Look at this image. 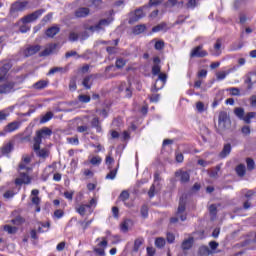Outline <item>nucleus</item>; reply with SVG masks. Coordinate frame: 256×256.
I'll use <instances>...</instances> for the list:
<instances>
[{"instance_id": "1", "label": "nucleus", "mask_w": 256, "mask_h": 256, "mask_svg": "<svg viewBox=\"0 0 256 256\" xmlns=\"http://www.w3.org/2000/svg\"><path fill=\"white\" fill-rule=\"evenodd\" d=\"M231 127V118H229V114L225 111H221L218 116V133H223V131L229 129Z\"/></svg>"}, {"instance_id": "2", "label": "nucleus", "mask_w": 256, "mask_h": 256, "mask_svg": "<svg viewBox=\"0 0 256 256\" xmlns=\"http://www.w3.org/2000/svg\"><path fill=\"white\" fill-rule=\"evenodd\" d=\"M179 219L182 221L187 220V212H185V199H183V197L180 198L179 206L176 212V217H172L170 219V223H177Z\"/></svg>"}, {"instance_id": "3", "label": "nucleus", "mask_w": 256, "mask_h": 256, "mask_svg": "<svg viewBox=\"0 0 256 256\" xmlns=\"http://www.w3.org/2000/svg\"><path fill=\"white\" fill-rule=\"evenodd\" d=\"M234 115L238 117L241 121H244V123H251L252 119H255L256 113L255 112H249L245 115V109L241 107H237L234 109Z\"/></svg>"}, {"instance_id": "4", "label": "nucleus", "mask_w": 256, "mask_h": 256, "mask_svg": "<svg viewBox=\"0 0 256 256\" xmlns=\"http://www.w3.org/2000/svg\"><path fill=\"white\" fill-rule=\"evenodd\" d=\"M51 135H53V130L48 127H43L42 129L36 131L34 143H36L37 146L41 145V143H43V139H48V137H51Z\"/></svg>"}, {"instance_id": "5", "label": "nucleus", "mask_w": 256, "mask_h": 256, "mask_svg": "<svg viewBox=\"0 0 256 256\" xmlns=\"http://www.w3.org/2000/svg\"><path fill=\"white\" fill-rule=\"evenodd\" d=\"M115 21V18L113 16H110L106 19H101L96 25L90 26L88 29L89 31H92V33H99V31H105L106 27H109L111 25V22Z\"/></svg>"}, {"instance_id": "6", "label": "nucleus", "mask_w": 256, "mask_h": 256, "mask_svg": "<svg viewBox=\"0 0 256 256\" xmlns=\"http://www.w3.org/2000/svg\"><path fill=\"white\" fill-rule=\"evenodd\" d=\"M45 13V10L39 9L35 12L28 14L20 19V23L27 25V23H33V21H37L42 15Z\"/></svg>"}, {"instance_id": "7", "label": "nucleus", "mask_w": 256, "mask_h": 256, "mask_svg": "<svg viewBox=\"0 0 256 256\" xmlns=\"http://www.w3.org/2000/svg\"><path fill=\"white\" fill-rule=\"evenodd\" d=\"M33 151L36 153L37 157H40V159H47L51 153L47 148L41 149V144L37 145V143L33 144Z\"/></svg>"}, {"instance_id": "8", "label": "nucleus", "mask_w": 256, "mask_h": 256, "mask_svg": "<svg viewBox=\"0 0 256 256\" xmlns=\"http://www.w3.org/2000/svg\"><path fill=\"white\" fill-rule=\"evenodd\" d=\"M207 55H209V53H207V50L203 49V45L196 46L190 52L191 59L195 57L203 58V57H207Z\"/></svg>"}, {"instance_id": "9", "label": "nucleus", "mask_w": 256, "mask_h": 256, "mask_svg": "<svg viewBox=\"0 0 256 256\" xmlns=\"http://www.w3.org/2000/svg\"><path fill=\"white\" fill-rule=\"evenodd\" d=\"M15 82L10 81L0 85V95H8V93H14Z\"/></svg>"}, {"instance_id": "10", "label": "nucleus", "mask_w": 256, "mask_h": 256, "mask_svg": "<svg viewBox=\"0 0 256 256\" xmlns=\"http://www.w3.org/2000/svg\"><path fill=\"white\" fill-rule=\"evenodd\" d=\"M13 67L11 62H4L3 66L0 67V83H3V81H6L7 79V73H9V70Z\"/></svg>"}, {"instance_id": "11", "label": "nucleus", "mask_w": 256, "mask_h": 256, "mask_svg": "<svg viewBox=\"0 0 256 256\" xmlns=\"http://www.w3.org/2000/svg\"><path fill=\"white\" fill-rule=\"evenodd\" d=\"M16 185H29L31 184V178L29 174L25 172L20 173V177L15 180Z\"/></svg>"}, {"instance_id": "12", "label": "nucleus", "mask_w": 256, "mask_h": 256, "mask_svg": "<svg viewBox=\"0 0 256 256\" xmlns=\"http://www.w3.org/2000/svg\"><path fill=\"white\" fill-rule=\"evenodd\" d=\"M27 5L28 3L27 2H20V1H17L15 3L12 4L11 6V12L12 13H17L19 11H25V9H27Z\"/></svg>"}, {"instance_id": "13", "label": "nucleus", "mask_w": 256, "mask_h": 256, "mask_svg": "<svg viewBox=\"0 0 256 256\" xmlns=\"http://www.w3.org/2000/svg\"><path fill=\"white\" fill-rule=\"evenodd\" d=\"M107 245V238H102V241L98 244V248H94L95 253L100 256H105V249Z\"/></svg>"}, {"instance_id": "14", "label": "nucleus", "mask_w": 256, "mask_h": 256, "mask_svg": "<svg viewBox=\"0 0 256 256\" xmlns=\"http://www.w3.org/2000/svg\"><path fill=\"white\" fill-rule=\"evenodd\" d=\"M21 127V122L13 121L5 126L4 132L5 133H13V131H17Z\"/></svg>"}, {"instance_id": "15", "label": "nucleus", "mask_w": 256, "mask_h": 256, "mask_svg": "<svg viewBox=\"0 0 256 256\" xmlns=\"http://www.w3.org/2000/svg\"><path fill=\"white\" fill-rule=\"evenodd\" d=\"M119 91H124L125 97H127L128 99H131V97H133V90L131 89V84H128L127 86V84L123 82L119 86Z\"/></svg>"}, {"instance_id": "16", "label": "nucleus", "mask_w": 256, "mask_h": 256, "mask_svg": "<svg viewBox=\"0 0 256 256\" xmlns=\"http://www.w3.org/2000/svg\"><path fill=\"white\" fill-rule=\"evenodd\" d=\"M39 51H41V46L34 45L27 47L24 51V54L26 57H31V55H35V53H39Z\"/></svg>"}, {"instance_id": "17", "label": "nucleus", "mask_w": 256, "mask_h": 256, "mask_svg": "<svg viewBox=\"0 0 256 256\" xmlns=\"http://www.w3.org/2000/svg\"><path fill=\"white\" fill-rule=\"evenodd\" d=\"M222 45H223V43H222L221 39H217L216 43L214 44V48L212 50H210L211 54L214 55V57H219V55H221Z\"/></svg>"}, {"instance_id": "18", "label": "nucleus", "mask_w": 256, "mask_h": 256, "mask_svg": "<svg viewBox=\"0 0 256 256\" xmlns=\"http://www.w3.org/2000/svg\"><path fill=\"white\" fill-rule=\"evenodd\" d=\"M233 71H237V67H233L228 69L227 71H221L216 73V79L218 81H223V79H225L227 77V75H229L230 73H233Z\"/></svg>"}, {"instance_id": "19", "label": "nucleus", "mask_w": 256, "mask_h": 256, "mask_svg": "<svg viewBox=\"0 0 256 256\" xmlns=\"http://www.w3.org/2000/svg\"><path fill=\"white\" fill-rule=\"evenodd\" d=\"M176 177H180L181 183H188L189 179H191V176L189 175V172L187 171H177L175 173Z\"/></svg>"}, {"instance_id": "20", "label": "nucleus", "mask_w": 256, "mask_h": 256, "mask_svg": "<svg viewBox=\"0 0 256 256\" xmlns=\"http://www.w3.org/2000/svg\"><path fill=\"white\" fill-rule=\"evenodd\" d=\"M57 49V44H49L41 53L40 57H47Z\"/></svg>"}, {"instance_id": "21", "label": "nucleus", "mask_w": 256, "mask_h": 256, "mask_svg": "<svg viewBox=\"0 0 256 256\" xmlns=\"http://www.w3.org/2000/svg\"><path fill=\"white\" fill-rule=\"evenodd\" d=\"M231 144L227 143L224 144L222 151L219 153L220 159H225V157H228V155H231Z\"/></svg>"}, {"instance_id": "22", "label": "nucleus", "mask_w": 256, "mask_h": 256, "mask_svg": "<svg viewBox=\"0 0 256 256\" xmlns=\"http://www.w3.org/2000/svg\"><path fill=\"white\" fill-rule=\"evenodd\" d=\"M193 237H189L188 239H185L181 244L182 251H189L193 247Z\"/></svg>"}, {"instance_id": "23", "label": "nucleus", "mask_w": 256, "mask_h": 256, "mask_svg": "<svg viewBox=\"0 0 256 256\" xmlns=\"http://www.w3.org/2000/svg\"><path fill=\"white\" fill-rule=\"evenodd\" d=\"M145 17V14L143 13V9H137L134 12V17L130 18V23H135L139 21V19H143Z\"/></svg>"}, {"instance_id": "24", "label": "nucleus", "mask_w": 256, "mask_h": 256, "mask_svg": "<svg viewBox=\"0 0 256 256\" xmlns=\"http://www.w3.org/2000/svg\"><path fill=\"white\" fill-rule=\"evenodd\" d=\"M87 209H89V206H87V204H78L75 206L76 213H79L81 217H85V213H87Z\"/></svg>"}, {"instance_id": "25", "label": "nucleus", "mask_w": 256, "mask_h": 256, "mask_svg": "<svg viewBox=\"0 0 256 256\" xmlns=\"http://www.w3.org/2000/svg\"><path fill=\"white\" fill-rule=\"evenodd\" d=\"M89 13H90L89 8L82 7V8H78L75 11V16L78 18H83V17H87V15H89Z\"/></svg>"}, {"instance_id": "26", "label": "nucleus", "mask_w": 256, "mask_h": 256, "mask_svg": "<svg viewBox=\"0 0 256 256\" xmlns=\"http://www.w3.org/2000/svg\"><path fill=\"white\" fill-rule=\"evenodd\" d=\"M11 151H13V143H11V142L4 144L0 148V153H2V155H9V153H11Z\"/></svg>"}, {"instance_id": "27", "label": "nucleus", "mask_w": 256, "mask_h": 256, "mask_svg": "<svg viewBox=\"0 0 256 256\" xmlns=\"http://www.w3.org/2000/svg\"><path fill=\"white\" fill-rule=\"evenodd\" d=\"M49 85V80H40L33 84V89H37L38 91H41V89H45Z\"/></svg>"}, {"instance_id": "28", "label": "nucleus", "mask_w": 256, "mask_h": 256, "mask_svg": "<svg viewBox=\"0 0 256 256\" xmlns=\"http://www.w3.org/2000/svg\"><path fill=\"white\" fill-rule=\"evenodd\" d=\"M219 171H221V166L217 165L215 168L208 171V175L212 179H219Z\"/></svg>"}, {"instance_id": "29", "label": "nucleus", "mask_w": 256, "mask_h": 256, "mask_svg": "<svg viewBox=\"0 0 256 256\" xmlns=\"http://www.w3.org/2000/svg\"><path fill=\"white\" fill-rule=\"evenodd\" d=\"M4 231L8 233V235H15L17 231H19V228L17 226H11L9 224L3 226Z\"/></svg>"}, {"instance_id": "30", "label": "nucleus", "mask_w": 256, "mask_h": 256, "mask_svg": "<svg viewBox=\"0 0 256 256\" xmlns=\"http://www.w3.org/2000/svg\"><path fill=\"white\" fill-rule=\"evenodd\" d=\"M60 29L57 26H52L46 30V36L53 38L57 33H59Z\"/></svg>"}, {"instance_id": "31", "label": "nucleus", "mask_w": 256, "mask_h": 256, "mask_svg": "<svg viewBox=\"0 0 256 256\" xmlns=\"http://www.w3.org/2000/svg\"><path fill=\"white\" fill-rule=\"evenodd\" d=\"M91 127H94L96 129L97 133H101V122L99 121L98 117H94L91 121Z\"/></svg>"}, {"instance_id": "32", "label": "nucleus", "mask_w": 256, "mask_h": 256, "mask_svg": "<svg viewBox=\"0 0 256 256\" xmlns=\"http://www.w3.org/2000/svg\"><path fill=\"white\" fill-rule=\"evenodd\" d=\"M92 79H93V75L86 76L83 79L82 85L83 87H85V89H91V85H93Z\"/></svg>"}, {"instance_id": "33", "label": "nucleus", "mask_w": 256, "mask_h": 256, "mask_svg": "<svg viewBox=\"0 0 256 256\" xmlns=\"http://www.w3.org/2000/svg\"><path fill=\"white\" fill-rule=\"evenodd\" d=\"M199 255H202V256L213 255V251H211V249H209V246H201L199 248Z\"/></svg>"}, {"instance_id": "34", "label": "nucleus", "mask_w": 256, "mask_h": 256, "mask_svg": "<svg viewBox=\"0 0 256 256\" xmlns=\"http://www.w3.org/2000/svg\"><path fill=\"white\" fill-rule=\"evenodd\" d=\"M145 29H147L145 24H140L133 28V33L134 35H141V33H144Z\"/></svg>"}, {"instance_id": "35", "label": "nucleus", "mask_w": 256, "mask_h": 256, "mask_svg": "<svg viewBox=\"0 0 256 256\" xmlns=\"http://www.w3.org/2000/svg\"><path fill=\"white\" fill-rule=\"evenodd\" d=\"M235 171L238 177H245V171H246L245 164L238 165Z\"/></svg>"}, {"instance_id": "36", "label": "nucleus", "mask_w": 256, "mask_h": 256, "mask_svg": "<svg viewBox=\"0 0 256 256\" xmlns=\"http://www.w3.org/2000/svg\"><path fill=\"white\" fill-rule=\"evenodd\" d=\"M10 223L15 225L16 227H19V225H23V223H25V218H23L22 216H17L16 218L12 219Z\"/></svg>"}, {"instance_id": "37", "label": "nucleus", "mask_w": 256, "mask_h": 256, "mask_svg": "<svg viewBox=\"0 0 256 256\" xmlns=\"http://www.w3.org/2000/svg\"><path fill=\"white\" fill-rule=\"evenodd\" d=\"M163 87H165V83L161 82L159 80H156V82L152 88V92L155 93L157 91H161V89H163Z\"/></svg>"}, {"instance_id": "38", "label": "nucleus", "mask_w": 256, "mask_h": 256, "mask_svg": "<svg viewBox=\"0 0 256 256\" xmlns=\"http://www.w3.org/2000/svg\"><path fill=\"white\" fill-rule=\"evenodd\" d=\"M166 29H167V24L161 23L152 28V33H159V31H165Z\"/></svg>"}, {"instance_id": "39", "label": "nucleus", "mask_w": 256, "mask_h": 256, "mask_svg": "<svg viewBox=\"0 0 256 256\" xmlns=\"http://www.w3.org/2000/svg\"><path fill=\"white\" fill-rule=\"evenodd\" d=\"M175 5H177V7H183L184 2L183 1L178 2L177 0L167 1V7H175Z\"/></svg>"}, {"instance_id": "40", "label": "nucleus", "mask_w": 256, "mask_h": 256, "mask_svg": "<svg viewBox=\"0 0 256 256\" xmlns=\"http://www.w3.org/2000/svg\"><path fill=\"white\" fill-rule=\"evenodd\" d=\"M227 91L233 96V97H239L241 95V90L239 88H228Z\"/></svg>"}, {"instance_id": "41", "label": "nucleus", "mask_w": 256, "mask_h": 256, "mask_svg": "<svg viewBox=\"0 0 256 256\" xmlns=\"http://www.w3.org/2000/svg\"><path fill=\"white\" fill-rule=\"evenodd\" d=\"M53 119V112H47L40 120V123H47Z\"/></svg>"}, {"instance_id": "42", "label": "nucleus", "mask_w": 256, "mask_h": 256, "mask_svg": "<svg viewBox=\"0 0 256 256\" xmlns=\"http://www.w3.org/2000/svg\"><path fill=\"white\" fill-rule=\"evenodd\" d=\"M78 101H80V103H89L91 101V96L80 94L78 96Z\"/></svg>"}, {"instance_id": "43", "label": "nucleus", "mask_w": 256, "mask_h": 256, "mask_svg": "<svg viewBox=\"0 0 256 256\" xmlns=\"http://www.w3.org/2000/svg\"><path fill=\"white\" fill-rule=\"evenodd\" d=\"M246 165L248 171H253V169H255V161L251 158L246 159Z\"/></svg>"}, {"instance_id": "44", "label": "nucleus", "mask_w": 256, "mask_h": 256, "mask_svg": "<svg viewBox=\"0 0 256 256\" xmlns=\"http://www.w3.org/2000/svg\"><path fill=\"white\" fill-rule=\"evenodd\" d=\"M129 223H131V220H125L120 225V229H121V231H123V233H127V231H129Z\"/></svg>"}, {"instance_id": "45", "label": "nucleus", "mask_w": 256, "mask_h": 256, "mask_svg": "<svg viewBox=\"0 0 256 256\" xmlns=\"http://www.w3.org/2000/svg\"><path fill=\"white\" fill-rule=\"evenodd\" d=\"M106 165L108 166V169H113V163H115V159H113V157H111V155L106 156V160H105Z\"/></svg>"}, {"instance_id": "46", "label": "nucleus", "mask_w": 256, "mask_h": 256, "mask_svg": "<svg viewBox=\"0 0 256 256\" xmlns=\"http://www.w3.org/2000/svg\"><path fill=\"white\" fill-rule=\"evenodd\" d=\"M103 159L100 156H94L91 158L90 163L91 165H101Z\"/></svg>"}, {"instance_id": "47", "label": "nucleus", "mask_w": 256, "mask_h": 256, "mask_svg": "<svg viewBox=\"0 0 256 256\" xmlns=\"http://www.w3.org/2000/svg\"><path fill=\"white\" fill-rule=\"evenodd\" d=\"M143 238H137L134 242V251H139V248L141 247V245H143Z\"/></svg>"}, {"instance_id": "48", "label": "nucleus", "mask_w": 256, "mask_h": 256, "mask_svg": "<svg viewBox=\"0 0 256 256\" xmlns=\"http://www.w3.org/2000/svg\"><path fill=\"white\" fill-rule=\"evenodd\" d=\"M110 172L106 175V179L113 180L117 177V168L116 169H109Z\"/></svg>"}, {"instance_id": "49", "label": "nucleus", "mask_w": 256, "mask_h": 256, "mask_svg": "<svg viewBox=\"0 0 256 256\" xmlns=\"http://www.w3.org/2000/svg\"><path fill=\"white\" fill-rule=\"evenodd\" d=\"M86 205L88 206L89 213H90V214L93 213V210H91V208L97 207V199L92 198V199L90 200L89 204H86Z\"/></svg>"}, {"instance_id": "50", "label": "nucleus", "mask_w": 256, "mask_h": 256, "mask_svg": "<svg viewBox=\"0 0 256 256\" xmlns=\"http://www.w3.org/2000/svg\"><path fill=\"white\" fill-rule=\"evenodd\" d=\"M156 194H157V189H155V184H152L148 191V197H150V199H153V197H155Z\"/></svg>"}, {"instance_id": "51", "label": "nucleus", "mask_w": 256, "mask_h": 256, "mask_svg": "<svg viewBox=\"0 0 256 256\" xmlns=\"http://www.w3.org/2000/svg\"><path fill=\"white\" fill-rule=\"evenodd\" d=\"M127 62L125 61V59H123V58H119V59H117L116 60V67H117V69H123V67H125V64H126Z\"/></svg>"}, {"instance_id": "52", "label": "nucleus", "mask_w": 256, "mask_h": 256, "mask_svg": "<svg viewBox=\"0 0 256 256\" xmlns=\"http://www.w3.org/2000/svg\"><path fill=\"white\" fill-rule=\"evenodd\" d=\"M9 117V110H1L0 111V121H5Z\"/></svg>"}, {"instance_id": "53", "label": "nucleus", "mask_w": 256, "mask_h": 256, "mask_svg": "<svg viewBox=\"0 0 256 256\" xmlns=\"http://www.w3.org/2000/svg\"><path fill=\"white\" fill-rule=\"evenodd\" d=\"M155 245L156 247H158L159 249H161V247H165V239L163 238H157L155 240Z\"/></svg>"}, {"instance_id": "54", "label": "nucleus", "mask_w": 256, "mask_h": 256, "mask_svg": "<svg viewBox=\"0 0 256 256\" xmlns=\"http://www.w3.org/2000/svg\"><path fill=\"white\" fill-rule=\"evenodd\" d=\"M209 213L212 215V217H215L217 215V206L215 204H211L209 206Z\"/></svg>"}, {"instance_id": "55", "label": "nucleus", "mask_w": 256, "mask_h": 256, "mask_svg": "<svg viewBox=\"0 0 256 256\" xmlns=\"http://www.w3.org/2000/svg\"><path fill=\"white\" fill-rule=\"evenodd\" d=\"M154 47L157 51H161V49L165 47V42L163 40H159L155 43Z\"/></svg>"}, {"instance_id": "56", "label": "nucleus", "mask_w": 256, "mask_h": 256, "mask_svg": "<svg viewBox=\"0 0 256 256\" xmlns=\"http://www.w3.org/2000/svg\"><path fill=\"white\" fill-rule=\"evenodd\" d=\"M209 247H210V251H212V255H213V253H215V250L217 249V247H219V244L216 241H210Z\"/></svg>"}, {"instance_id": "57", "label": "nucleus", "mask_w": 256, "mask_h": 256, "mask_svg": "<svg viewBox=\"0 0 256 256\" xmlns=\"http://www.w3.org/2000/svg\"><path fill=\"white\" fill-rule=\"evenodd\" d=\"M161 74V66L159 64H156L152 67V75H159Z\"/></svg>"}, {"instance_id": "58", "label": "nucleus", "mask_w": 256, "mask_h": 256, "mask_svg": "<svg viewBox=\"0 0 256 256\" xmlns=\"http://www.w3.org/2000/svg\"><path fill=\"white\" fill-rule=\"evenodd\" d=\"M196 109L199 113H203V111H205V104L201 101L197 102Z\"/></svg>"}, {"instance_id": "59", "label": "nucleus", "mask_w": 256, "mask_h": 256, "mask_svg": "<svg viewBox=\"0 0 256 256\" xmlns=\"http://www.w3.org/2000/svg\"><path fill=\"white\" fill-rule=\"evenodd\" d=\"M119 199L120 201H127V199H129V192H127L126 190L122 191Z\"/></svg>"}, {"instance_id": "60", "label": "nucleus", "mask_w": 256, "mask_h": 256, "mask_svg": "<svg viewBox=\"0 0 256 256\" xmlns=\"http://www.w3.org/2000/svg\"><path fill=\"white\" fill-rule=\"evenodd\" d=\"M197 0H189L186 4L187 9H195Z\"/></svg>"}, {"instance_id": "61", "label": "nucleus", "mask_w": 256, "mask_h": 256, "mask_svg": "<svg viewBox=\"0 0 256 256\" xmlns=\"http://www.w3.org/2000/svg\"><path fill=\"white\" fill-rule=\"evenodd\" d=\"M175 158L177 163H183L185 159V157L183 156V153H179V152H176Z\"/></svg>"}, {"instance_id": "62", "label": "nucleus", "mask_w": 256, "mask_h": 256, "mask_svg": "<svg viewBox=\"0 0 256 256\" xmlns=\"http://www.w3.org/2000/svg\"><path fill=\"white\" fill-rule=\"evenodd\" d=\"M157 81H160V82H162L164 84L167 83V74H165V73L158 74Z\"/></svg>"}, {"instance_id": "63", "label": "nucleus", "mask_w": 256, "mask_h": 256, "mask_svg": "<svg viewBox=\"0 0 256 256\" xmlns=\"http://www.w3.org/2000/svg\"><path fill=\"white\" fill-rule=\"evenodd\" d=\"M79 39V34L75 32H70L69 41H77Z\"/></svg>"}, {"instance_id": "64", "label": "nucleus", "mask_w": 256, "mask_h": 256, "mask_svg": "<svg viewBox=\"0 0 256 256\" xmlns=\"http://www.w3.org/2000/svg\"><path fill=\"white\" fill-rule=\"evenodd\" d=\"M67 142L70 143V145H77L79 143V138L77 137L67 138Z\"/></svg>"}]
</instances>
